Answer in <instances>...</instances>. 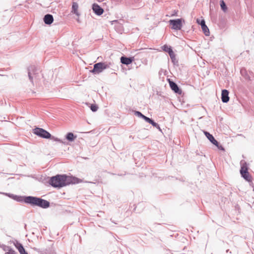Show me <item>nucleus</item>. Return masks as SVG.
<instances>
[{
	"label": "nucleus",
	"mask_w": 254,
	"mask_h": 254,
	"mask_svg": "<svg viewBox=\"0 0 254 254\" xmlns=\"http://www.w3.org/2000/svg\"><path fill=\"white\" fill-rule=\"evenodd\" d=\"M36 250L40 254H56L55 250L53 247V244L46 249H36Z\"/></svg>",
	"instance_id": "0eeeda50"
},
{
	"label": "nucleus",
	"mask_w": 254,
	"mask_h": 254,
	"mask_svg": "<svg viewBox=\"0 0 254 254\" xmlns=\"http://www.w3.org/2000/svg\"><path fill=\"white\" fill-rule=\"evenodd\" d=\"M217 147V148L220 150H222V151H224L225 150V149L224 148L219 144V143L218 142V143L217 145H215Z\"/></svg>",
	"instance_id": "7c9ffc66"
},
{
	"label": "nucleus",
	"mask_w": 254,
	"mask_h": 254,
	"mask_svg": "<svg viewBox=\"0 0 254 254\" xmlns=\"http://www.w3.org/2000/svg\"><path fill=\"white\" fill-rule=\"evenodd\" d=\"M169 24L171 26V29L180 30L182 29L183 26V22H185V20L182 18H177L174 19H171L169 21Z\"/></svg>",
	"instance_id": "39448f33"
},
{
	"label": "nucleus",
	"mask_w": 254,
	"mask_h": 254,
	"mask_svg": "<svg viewBox=\"0 0 254 254\" xmlns=\"http://www.w3.org/2000/svg\"><path fill=\"white\" fill-rule=\"evenodd\" d=\"M162 49L165 52L168 53L169 55L173 52L172 48L171 46L167 45H164L162 47Z\"/></svg>",
	"instance_id": "a211bd4d"
},
{
	"label": "nucleus",
	"mask_w": 254,
	"mask_h": 254,
	"mask_svg": "<svg viewBox=\"0 0 254 254\" xmlns=\"http://www.w3.org/2000/svg\"><path fill=\"white\" fill-rule=\"evenodd\" d=\"M7 252L5 253V254H17V253L14 251L12 249L7 247Z\"/></svg>",
	"instance_id": "393cba45"
},
{
	"label": "nucleus",
	"mask_w": 254,
	"mask_h": 254,
	"mask_svg": "<svg viewBox=\"0 0 254 254\" xmlns=\"http://www.w3.org/2000/svg\"><path fill=\"white\" fill-rule=\"evenodd\" d=\"M229 92L226 89H223L221 92V100L222 102L227 103L229 102L230 98L229 97Z\"/></svg>",
	"instance_id": "f8f14e48"
},
{
	"label": "nucleus",
	"mask_w": 254,
	"mask_h": 254,
	"mask_svg": "<svg viewBox=\"0 0 254 254\" xmlns=\"http://www.w3.org/2000/svg\"><path fill=\"white\" fill-rule=\"evenodd\" d=\"M76 137H77V135L74 134L71 132H67L65 136V139L70 142H72V141H74L75 139L76 138Z\"/></svg>",
	"instance_id": "dca6fc26"
},
{
	"label": "nucleus",
	"mask_w": 254,
	"mask_h": 254,
	"mask_svg": "<svg viewBox=\"0 0 254 254\" xmlns=\"http://www.w3.org/2000/svg\"><path fill=\"white\" fill-rule=\"evenodd\" d=\"M169 83L170 85V87L171 89L177 94L179 95H181L182 93V90L180 88L178 84L174 82L173 81H171L170 79H169Z\"/></svg>",
	"instance_id": "1a4fd4ad"
},
{
	"label": "nucleus",
	"mask_w": 254,
	"mask_h": 254,
	"mask_svg": "<svg viewBox=\"0 0 254 254\" xmlns=\"http://www.w3.org/2000/svg\"><path fill=\"white\" fill-rule=\"evenodd\" d=\"M5 195H6L7 196H8L10 198L13 199L14 200H15L16 197V196L17 195L13 194L7 193H5Z\"/></svg>",
	"instance_id": "c756f323"
},
{
	"label": "nucleus",
	"mask_w": 254,
	"mask_h": 254,
	"mask_svg": "<svg viewBox=\"0 0 254 254\" xmlns=\"http://www.w3.org/2000/svg\"><path fill=\"white\" fill-rule=\"evenodd\" d=\"M33 132L35 135L43 138L49 139L51 137V133L42 128L36 127L33 129Z\"/></svg>",
	"instance_id": "423d86ee"
},
{
	"label": "nucleus",
	"mask_w": 254,
	"mask_h": 254,
	"mask_svg": "<svg viewBox=\"0 0 254 254\" xmlns=\"http://www.w3.org/2000/svg\"><path fill=\"white\" fill-rule=\"evenodd\" d=\"M201 29L205 36H208L210 34L209 30L206 24L202 25Z\"/></svg>",
	"instance_id": "aec40b11"
},
{
	"label": "nucleus",
	"mask_w": 254,
	"mask_h": 254,
	"mask_svg": "<svg viewBox=\"0 0 254 254\" xmlns=\"http://www.w3.org/2000/svg\"><path fill=\"white\" fill-rule=\"evenodd\" d=\"M98 109V107L96 104H91L90 109L92 112H96Z\"/></svg>",
	"instance_id": "a878e982"
},
{
	"label": "nucleus",
	"mask_w": 254,
	"mask_h": 254,
	"mask_svg": "<svg viewBox=\"0 0 254 254\" xmlns=\"http://www.w3.org/2000/svg\"><path fill=\"white\" fill-rule=\"evenodd\" d=\"M14 245L16 247V248L19 251L21 248H24L23 245L18 242L17 241H16L14 243Z\"/></svg>",
	"instance_id": "5701e85b"
},
{
	"label": "nucleus",
	"mask_w": 254,
	"mask_h": 254,
	"mask_svg": "<svg viewBox=\"0 0 254 254\" xmlns=\"http://www.w3.org/2000/svg\"><path fill=\"white\" fill-rule=\"evenodd\" d=\"M78 5L77 2H73L72 4L71 12L75 14L77 16L80 15L79 13L78 12Z\"/></svg>",
	"instance_id": "f3484780"
},
{
	"label": "nucleus",
	"mask_w": 254,
	"mask_h": 254,
	"mask_svg": "<svg viewBox=\"0 0 254 254\" xmlns=\"http://www.w3.org/2000/svg\"><path fill=\"white\" fill-rule=\"evenodd\" d=\"M92 10L95 14L97 15H101L104 12V9L97 3L92 4Z\"/></svg>",
	"instance_id": "9b49d317"
},
{
	"label": "nucleus",
	"mask_w": 254,
	"mask_h": 254,
	"mask_svg": "<svg viewBox=\"0 0 254 254\" xmlns=\"http://www.w3.org/2000/svg\"><path fill=\"white\" fill-rule=\"evenodd\" d=\"M143 119L144 120H145L147 123H149V124H151V123H152V119H151V118H149V117H147L145 116H144V117L143 118Z\"/></svg>",
	"instance_id": "c85d7f7f"
},
{
	"label": "nucleus",
	"mask_w": 254,
	"mask_h": 254,
	"mask_svg": "<svg viewBox=\"0 0 254 254\" xmlns=\"http://www.w3.org/2000/svg\"><path fill=\"white\" fill-rule=\"evenodd\" d=\"M220 5L221 9L223 11L226 12L227 10V6L223 0H220Z\"/></svg>",
	"instance_id": "412c9836"
},
{
	"label": "nucleus",
	"mask_w": 254,
	"mask_h": 254,
	"mask_svg": "<svg viewBox=\"0 0 254 254\" xmlns=\"http://www.w3.org/2000/svg\"><path fill=\"white\" fill-rule=\"evenodd\" d=\"M44 23L47 25H51L54 21L53 16L51 14H46L43 18Z\"/></svg>",
	"instance_id": "ddd939ff"
},
{
	"label": "nucleus",
	"mask_w": 254,
	"mask_h": 254,
	"mask_svg": "<svg viewBox=\"0 0 254 254\" xmlns=\"http://www.w3.org/2000/svg\"><path fill=\"white\" fill-rule=\"evenodd\" d=\"M28 200V204L32 206H38L39 207L46 209L49 207L50 206V203L49 201L44 199L41 197L30 196Z\"/></svg>",
	"instance_id": "f03ea898"
},
{
	"label": "nucleus",
	"mask_w": 254,
	"mask_h": 254,
	"mask_svg": "<svg viewBox=\"0 0 254 254\" xmlns=\"http://www.w3.org/2000/svg\"><path fill=\"white\" fill-rule=\"evenodd\" d=\"M153 127L157 128V129H158L160 131H161V129L160 127V126L159 125H158V124H157V123H156L155 122H154V121L153 120L152 121V123H151L150 124Z\"/></svg>",
	"instance_id": "b1692460"
},
{
	"label": "nucleus",
	"mask_w": 254,
	"mask_h": 254,
	"mask_svg": "<svg viewBox=\"0 0 254 254\" xmlns=\"http://www.w3.org/2000/svg\"><path fill=\"white\" fill-rule=\"evenodd\" d=\"M241 169L240 174L241 177L243 178L246 181L250 183H252V178L251 175L248 172V167L247 162L244 160H242L240 162Z\"/></svg>",
	"instance_id": "7ed1b4c3"
},
{
	"label": "nucleus",
	"mask_w": 254,
	"mask_h": 254,
	"mask_svg": "<svg viewBox=\"0 0 254 254\" xmlns=\"http://www.w3.org/2000/svg\"><path fill=\"white\" fill-rule=\"evenodd\" d=\"M203 132L205 136L211 143H212L213 145L217 144L218 141L215 139L214 136L211 134L207 131H204Z\"/></svg>",
	"instance_id": "4468645a"
},
{
	"label": "nucleus",
	"mask_w": 254,
	"mask_h": 254,
	"mask_svg": "<svg viewBox=\"0 0 254 254\" xmlns=\"http://www.w3.org/2000/svg\"><path fill=\"white\" fill-rule=\"evenodd\" d=\"M38 73V69L35 65H31L28 68V77L31 82L33 83V77L32 76V74L36 75Z\"/></svg>",
	"instance_id": "6e6552de"
},
{
	"label": "nucleus",
	"mask_w": 254,
	"mask_h": 254,
	"mask_svg": "<svg viewBox=\"0 0 254 254\" xmlns=\"http://www.w3.org/2000/svg\"><path fill=\"white\" fill-rule=\"evenodd\" d=\"M30 196H20L17 195L15 201L19 202H24L26 204H29V198Z\"/></svg>",
	"instance_id": "2eb2a0df"
},
{
	"label": "nucleus",
	"mask_w": 254,
	"mask_h": 254,
	"mask_svg": "<svg viewBox=\"0 0 254 254\" xmlns=\"http://www.w3.org/2000/svg\"><path fill=\"white\" fill-rule=\"evenodd\" d=\"M169 56L171 59L172 62L173 63L174 65H176L178 64V61L176 58V55L174 52H172L169 55Z\"/></svg>",
	"instance_id": "6ab92c4d"
},
{
	"label": "nucleus",
	"mask_w": 254,
	"mask_h": 254,
	"mask_svg": "<svg viewBox=\"0 0 254 254\" xmlns=\"http://www.w3.org/2000/svg\"><path fill=\"white\" fill-rule=\"evenodd\" d=\"M226 252L228 253H229V250H227L226 251ZM230 253H231V252H230Z\"/></svg>",
	"instance_id": "473e14b6"
},
{
	"label": "nucleus",
	"mask_w": 254,
	"mask_h": 254,
	"mask_svg": "<svg viewBox=\"0 0 254 254\" xmlns=\"http://www.w3.org/2000/svg\"><path fill=\"white\" fill-rule=\"evenodd\" d=\"M196 22L201 25V26H202V25H203L204 24H205V21L204 20V19H201V20H199L198 19H197L196 20Z\"/></svg>",
	"instance_id": "cd10ccee"
},
{
	"label": "nucleus",
	"mask_w": 254,
	"mask_h": 254,
	"mask_svg": "<svg viewBox=\"0 0 254 254\" xmlns=\"http://www.w3.org/2000/svg\"><path fill=\"white\" fill-rule=\"evenodd\" d=\"M133 112H134V114L135 116H137V117H139V118H142V119H143V117H144V115H143V114H142L140 112H139V111H133Z\"/></svg>",
	"instance_id": "bb28decb"
},
{
	"label": "nucleus",
	"mask_w": 254,
	"mask_h": 254,
	"mask_svg": "<svg viewBox=\"0 0 254 254\" xmlns=\"http://www.w3.org/2000/svg\"><path fill=\"white\" fill-rule=\"evenodd\" d=\"M111 65V62H99L94 64L93 68L90 71L94 74H99L104 69L110 68Z\"/></svg>",
	"instance_id": "20e7f679"
},
{
	"label": "nucleus",
	"mask_w": 254,
	"mask_h": 254,
	"mask_svg": "<svg viewBox=\"0 0 254 254\" xmlns=\"http://www.w3.org/2000/svg\"><path fill=\"white\" fill-rule=\"evenodd\" d=\"M82 180L73 176L66 175H57L49 178L48 183L54 188H61L70 184L81 183Z\"/></svg>",
	"instance_id": "f257e3e1"
},
{
	"label": "nucleus",
	"mask_w": 254,
	"mask_h": 254,
	"mask_svg": "<svg viewBox=\"0 0 254 254\" xmlns=\"http://www.w3.org/2000/svg\"><path fill=\"white\" fill-rule=\"evenodd\" d=\"M169 253H168V254H173L172 253H171L170 250H169Z\"/></svg>",
	"instance_id": "72a5a7b5"
},
{
	"label": "nucleus",
	"mask_w": 254,
	"mask_h": 254,
	"mask_svg": "<svg viewBox=\"0 0 254 254\" xmlns=\"http://www.w3.org/2000/svg\"><path fill=\"white\" fill-rule=\"evenodd\" d=\"M77 21L79 22V19H77Z\"/></svg>",
	"instance_id": "c9c22d12"
},
{
	"label": "nucleus",
	"mask_w": 254,
	"mask_h": 254,
	"mask_svg": "<svg viewBox=\"0 0 254 254\" xmlns=\"http://www.w3.org/2000/svg\"><path fill=\"white\" fill-rule=\"evenodd\" d=\"M49 139H52L53 140H54L55 141L59 142L60 143L64 144H67V143H66L65 142H64L61 139H60V138H59L58 137H56L55 136H52V135H51V137H50Z\"/></svg>",
	"instance_id": "4be33fe9"
},
{
	"label": "nucleus",
	"mask_w": 254,
	"mask_h": 254,
	"mask_svg": "<svg viewBox=\"0 0 254 254\" xmlns=\"http://www.w3.org/2000/svg\"><path fill=\"white\" fill-rule=\"evenodd\" d=\"M118 176H123L124 175H123V174H118Z\"/></svg>",
	"instance_id": "f704fd0d"
},
{
	"label": "nucleus",
	"mask_w": 254,
	"mask_h": 254,
	"mask_svg": "<svg viewBox=\"0 0 254 254\" xmlns=\"http://www.w3.org/2000/svg\"><path fill=\"white\" fill-rule=\"evenodd\" d=\"M246 78L247 79H248V80H251L250 77L249 76H248V77H246Z\"/></svg>",
	"instance_id": "2f4dec72"
},
{
	"label": "nucleus",
	"mask_w": 254,
	"mask_h": 254,
	"mask_svg": "<svg viewBox=\"0 0 254 254\" xmlns=\"http://www.w3.org/2000/svg\"><path fill=\"white\" fill-rule=\"evenodd\" d=\"M121 63L125 65H128L132 63V62L134 61V58L133 57H127L125 56H122L121 57Z\"/></svg>",
	"instance_id": "9d476101"
}]
</instances>
